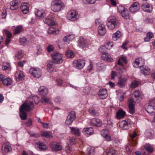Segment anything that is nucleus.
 <instances>
[{
	"mask_svg": "<svg viewBox=\"0 0 155 155\" xmlns=\"http://www.w3.org/2000/svg\"><path fill=\"white\" fill-rule=\"evenodd\" d=\"M34 108V104L31 101H26L21 105L20 108V116L22 120L27 119V114L25 111L28 112Z\"/></svg>",
	"mask_w": 155,
	"mask_h": 155,
	"instance_id": "nucleus-1",
	"label": "nucleus"
},
{
	"mask_svg": "<svg viewBox=\"0 0 155 155\" xmlns=\"http://www.w3.org/2000/svg\"><path fill=\"white\" fill-rule=\"evenodd\" d=\"M65 7L64 3L59 0L53 1L51 6V10L54 12H58L63 10Z\"/></svg>",
	"mask_w": 155,
	"mask_h": 155,
	"instance_id": "nucleus-2",
	"label": "nucleus"
},
{
	"mask_svg": "<svg viewBox=\"0 0 155 155\" xmlns=\"http://www.w3.org/2000/svg\"><path fill=\"white\" fill-rule=\"evenodd\" d=\"M51 56L53 59V63L57 64H61L63 63L64 59L63 55L61 54L55 52L51 54Z\"/></svg>",
	"mask_w": 155,
	"mask_h": 155,
	"instance_id": "nucleus-3",
	"label": "nucleus"
},
{
	"mask_svg": "<svg viewBox=\"0 0 155 155\" xmlns=\"http://www.w3.org/2000/svg\"><path fill=\"white\" fill-rule=\"evenodd\" d=\"M107 25L110 29H114L117 25L118 22V20L114 17H109L107 20Z\"/></svg>",
	"mask_w": 155,
	"mask_h": 155,
	"instance_id": "nucleus-4",
	"label": "nucleus"
},
{
	"mask_svg": "<svg viewBox=\"0 0 155 155\" xmlns=\"http://www.w3.org/2000/svg\"><path fill=\"white\" fill-rule=\"evenodd\" d=\"M142 99V96L140 92L138 90H136L133 92L132 98L129 99L137 103H139Z\"/></svg>",
	"mask_w": 155,
	"mask_h": 155,
	"instance_id": "nucleus-5",
	"label": "nucleus"
},
{
	"mask_svg": "<svg viewBox=\"0 0 155 155\" xmlns=\"http://www.w3.org/2000/svg\"><path fill=\"white\" fill-rule=\"evenodd\" d=\"M103 49H100L99 51L101 53V57L103 60H106L109 62H112L113 61V59L111 56L106 51H102Z\"/></svg>",
	"mask_w": 155,
	"mask_h": 155,
	"instance_id": "nucleus-6",
	"label": "nucleus"
},
{
	"mask_svg": "<svg viewBox=\"0 0 155 155\" xmlns=\"http://www.w3.org/2000/svg\"><path fill=\"white\" fill-rule=\"evenodd\" d=\"M85 62L84 60H75L73 63V66L77 69H81L84 66Z\"/></svg>",
	"mask_w": 155,
	"mask_h": 155,
	"instance_id": "nucleus-7",
	"label": "nucleus"
},
{
	"mask_svg": "<svg viewBox=\"0 0 155 155\" xmlns=\"http://www.w3.org/2000/svg\"><path fill=\"white\" fill-rule=\"evenodd\" d=\"M29 72L36 78H39L41 76V70L38 68H31L30 69Z\"/></svg>",
	"mask_w": 155,
	"mask_h": 155,
	"instance_id": "nucleus-8",
	"label": "nucleus"
},
{
	"mask_svg": "<svg viewBox=\"0 0 155 155\" xmlns=\"http://www.w3.org/2000/svg\"><path fill=\"white\" fill-rule=\"evenodd\" d=\"M67 19L71 21H75L77 19V15L75 10H72L69 11L67 15Z\"/></svg>",
	"mask_w": 155,
	"mask_h": 155,
	"instance_id": "nucleus-9",
	"label": "nucleus"
},
{
	"mask_svg": "<svg viewBox=\"0 0 155 155\" xmlns=\"http://www.w3.org/2000/svg\"><path fill=\"white\" fill-rule=\"evenodd\" d=\"M76 116L75 113L74 112H70L65 121V124L67 125H69L71 124L75 118Z\"/></svg>",
	"mask_w": 155,
	"mask_h": 155,
	"instance_id": "nucleus-10",
	"label": "nucleus"
},
{
	"mask_svg": "<svg viewBox=\"0 0 155 155\" xmlns=\"http://www.w3.org/2000/svg\"><path fill=\"white\" fill-rule=\"evenodd\" d=\"M49 146L53 151H57L61 150V145L59 143L51 142L50 143Z\"/></svg>",
	"mask_w": 155,
	"mask_h": 155,
	"instance_id": "nucleus-11",
	"label": "nucleus"
},
{
	"mask_svg": "<svg viewBox=\"0 0 155 155\" xmlns=\"http://www.w3.org/2000/svg\"><path fill=\"white\" fill-rule=\"evenodd\" d=\"M22 0H14L10 2V9L12 10H15L19 7V5Z\"/></svg>",
	"mask_w": 155,
	"mask_h": 155,
	"instance_id": "nucleus-12",
	"label": "nucleus"
},
{
	"mask_svg": "<svg viewBox=\"0 0 155 155\" xmlns=\"http://www.w3.org/2000/svg\"><path fill=\"white\" fill-rule=\"evenodd\" d=\"M141 8L145 12H150L153 9V6L150 4L147 3L143 4L141 5Z\"/></svg>",
	"mask_w": 155,
	"mask_h": 155,
	"instance_id": "nucleus-13",
	"label": "nucleus"
},
{
	"mask_svg": "<svg viewBox=\"0 0 155 155\" xmlns=\"http://www.w3.org/2000/svg\"><path fill=\"white\" fill-rule=\"evenodd\" d=\"M144 63V60L142 58H136L133 63V66L135 67L141 66Z\"/></svg>",
	"mask_w": 155,
	"mask_h": 155,
	"instance_id": "nucleus-14",
	"label": "nucleus"
},
{
	"mask_svg": "<svg viewBox=\"0 0 155 155\" xmlns=\"http://www.w3.org/2000/svg\"><path fill=\"white\" fill-rule=\"evenodd\" d=\"M119 125L120 127L124 130H127L131 126V124L130 122H127L124 120L119 122Z\"/></svg>",
	"mask_w": 155,
	"mask_h": 155,
	"instance_id": "nucleus-15",
	"label": "nucleus"
},
{
	"mask_svg": "<svg viewBox=\"0 0 155 155\" xmlns=\"http://www.w3.org/2000/svg\"><path fill=\"white\" fill-rule=\"evenodd\" d=\"M29 5L27 3H22L20 7V9L24 14L28 13L29 11Z\"/></svg>",
	"mask_w": 155,
	"mask_h": 155,
	"instance_id": "nucleus-16",
	"label": "nucleus"
},
{
	"mask_svg": "<svg viewBox=\"0 0 155 155\" xmlns=\"http://www.w3.org/2000/svg\"><path fill=\"white\" fill-rule=\"evenodd\" d=\"M87 44L85 39L83 37H81L78 41V46L80 48H83L86 47Z\"/></svg>",
	"mask_w": 155,
	"mask_h": 155,
	"instance_id": "nucleus-17",
	"label": "nucleus"
},
{
	"mask_svg": "<svg viewBox=\"0 0 155 155\" xmlns=\"http://www.w3.org/2000/svg\"><path fill=\"white\" fill-rule=\"evenodd\" d=\"M98 32L101 36L104 35L106 32L105 26L103 24H100L98 27Z\"/></svg>",
	"mask_w": 155,
	"mask_h": 155,
	"instance_id": "nucleus-18",
	"label": "nucleus"
},
{
	"mask_svg": "<svg viewBox=\"0 0 155 155\" xmlns=\"http://www.w3.org/2000/svg\"><path fill=\"white\" fill-rule=\"evenodd\" d=\"M136 103L131 100H128V104L129 108V111L131 114H133L135 112L134 104Z\"/></svg>",
	"mask_w": 155,
	"mask_h": 155,
	"instance_id": "nucleus-19",
	"label": "nucleus"
},
{
	"mask_svg": "<svg viewBox=\"0 0 155 155\" xmlns=\"http://www.w3.org/2000/svg\"><path fill=\"white\" fill-rule=\"evenodd\" d=\"M140 8V6L138 3L137 2H134L130 6L129 10L131 12H134L139 10Z\"/></svg>",
	"mask_w": 155,
	"mask_h": 155,
	"instance_id": "nucleus-20",
	"label": "nucleus"
},
{
	"mask_svg": "<svg viewBox=\"0 0 155 155\" xmlns=\"http://www.w3.org/2000/svg\"><path fill=\"white\" fill-rule=\"evenodd\" d=\"M127 80V78H120L119 79L118 82L117 84L118 86L122 87L125 86Z\"/></svg>",
	"mask_w": 155,
	"mask_h": 155,
	"instance_id": "nucleus-21",
	"label": "nucleus"
},
{
	"mask_svg": "<svg viewBox=\"0 0 155 155\" xmlns=\"http://www.w3.org/2000/svg\"><path fill=\"white\" fill-rule=\"evenodd\" d=\"M140 72L144 75H149L150 73V70L149 68L145 66L140 67Z\"/></svg>",
	"mask_w": 155,
	"mask_h": 155,
	"instance_id": "nucleus-22",
	"label": "nucleus"
},
{
	"mask_svg": "<svg viewBox=\"0 0 155 155\" xmlns=\"http://www.w3.org/2000/svg\"><path fill=\"white\" fill-rule=\"evenodd\" d=\"M2 149L3 152L8 153L12 150V148L10 144L8 143H4L2 146Z\"/></svg>",
	"mask_w": 155,
	"mask_h": 155,
	"instance_id": "nucleus-23",
	"label": "nucleus"
},
{
	"mask_svg": "<svg viewBox=\"0 0 155 155\" xmlns=\"http://www.w3.org/2000/svg\"><path fill=\"white\" fill-rule=\"evenodd\" d=\"M98 95L101 99L106 98L107 96V90L104 89L100 90L98 92Z\"/></svg>",
	"mask_w": 155,
	"mask_h": 155,
	"instance_id": "nucleus-24",
	"label": "nucleus"
},
{
	"mask_svg": "<svg viewBox=\"0 0 155 155\" xmlns=\"http://www.w3.org/2000/svg\"><path fill=\"white\" fill-rule=\"evenodd\" d=\"M38 92L40 95H46L48 93V90L44 86H41L38 89Z\"/></svg>",
	"mask_w": 155,
	"mask_h": 155,
	"instance_id": "nucleus-25",
	"label": "nucleus"
},
{
	"mask_svg": "<svg viewBox=\"0 0 155 155\" xmlns=\"http://www.w3.org/2000/svg\"><path fill=\"white\" fill-rule=\"evenodd\" d=\"M91 124L94 126L99 127L102 125V122L99 119L94 118L91 120Z\"/></svg>",
	"mask_w": 155,
	"mask_h": 155,
	"instance_id": "nucleus-26",
	"label": "nucleus"
},
{
	"mask_svg": "<svg viewBox=\"0 0 155 155\" xmlns=\"http://www.w3.org/2000/svg\"><path fill=\"white\" fill-rule=\"evenodd\" d=\"M35 14L39 19L44 17L45 15L44 11L42 10L37 9L35 12Z\"/></svg>",
	"mask_w": 155,
	"mask_h": 155,
	"instance_id": "nucleus-27",
	"label": "nucleus"
},
{
	"mask_svg": "<svg viewBox=\"0 0 155 155\" xmlns=\"http://www.w3.org/2000/svg\"><path fill=\"white\" fill-rule=\"evenodd\" d=\"M48 32L49 34L54 35L58 34L59 33L58 28L54 26L50 28L48 31Z\"/></svg>",
	"mask_w": 155,
	"mask_h": 155,
	"instance_id": "nucleus-28",
	"label": "nucleus"
},
{
	"mask_svg": "<svg viewBox=\"0 0 155 155\" xmlns=\"http://www.w3.org/2000/svg\"><path fill=\"white\" fill-rule=\"evenodd\" d=\"M24 75L22 72L20 71H17L15 74V77L17 81L21 80L23 78Z\"/></svg>",
	"mask_w": 155,
	"mask_h": 155,
	"instance_id": "nucleus-29",
	"label": "nucleus"
},
{
	"mask_svg": "<svg viewBox=\"0 0 155 155\" xmlns=\"http://www.w3.org/2000/svg\"><path fill=\"white\" fill-rule=\"evenodd\" d=\"M74 38L75 36L74 35H69L64 37L63 38V41L66 44L69 43V42L72 41Z\"/></svg>",
	"mask_w": 155,
	"mask_h": 155,
	"instance_id": "nucleus-30",
	"label": "nucleus"
},
{
	"mask_svg": "<svg viewBox=\"0 0 155 155\" xmlns=\"http://www.w3.org/2000/svg\"><path fill=\"white\" fill-rule=\"evenodd\" d=\"M70 128L71 133L77 136L80 135V132L78 128L74 127H70Z\"/></svg>",
	"mask_w": 155,
	"mask_h": 155,
	"instance_id": "nucleus-31",
	"label": "nucleus"
},
{
	"mask_svg": "<svg viewBox=\"0 0 155 155\" xmlns=\"http://www.w3.org/2000/svg\"><path fill=\"white\" fill-rule=\"evenodd\" d=\"M94 133V130L92 127L85 128L83 130V133L85 135H91Z\"/></svg>",
	"mask_w": 155,
	"mask_h": 155,
	"instance_id": "nucleus-32",
	"label": "nucleus"
},
{
	"mask_svg": "<svg viewBox=\"0 0 155 155\" xmlns=\"http://www.w3.org/2000/svg\"><path fill=\"white\" fill-rule=\"evenodd\" d=\"M126 113L122 109H119L116 113V117L118 119L123 118L125 115Z\"/></svg>",
	"mask_w": 155,
	"mask_h": 155,
	"instance_id": "nucleus-33",
	"label": "nucleus"
},
{
	"mask_svg": "<svg viewBox=\"0 0 155 155\" xmlns=\"http://www.w3.org/2000/svg\"><path fill=\"white\" fill-rule=\"evenodd\" d=\"M22 30V26L21 25H18L13 30V34L16 35L19 34Z\"/></svg>",
	"mask_w": 155,
	"mask_h": 155,
	"instance_id": "nucleus-34",
	"label": "nucleus"
},
{
	"mask_svg": "<svg viewBox=\"0 0 155 155\" xmlns=\"http://www.w3.org/2000/svg\"><path fill=\"white\" fill-rule=\"evenodd\" d=\"M120 14L121 16L124 19L127 20L130 18L129 11L127 9L124 11Z\"/></svg>",
	"mask_w": 155,
	"mask_h": 155,
	"instance_id": "nucleus-35",
	"label": "nucleus"
},
{
	"mask_svg": "<svg viewBox=\"0 0 155 155\" xmlns=\"http://www.w3.org/2000/svg\"><path fill=\"white\" fill-rule=\"evenodd\" d=\"M114 46V44L112 42H110L105 43L104 45L101 46L99 48H110Z\"/></svg>",
	"mask_w": 155,
	"mask_h": 155,
	"instance_id": "nucleus-36",
	"label": "nucleus"
},
{
	"mask_svg": "<svg viewBox=\"0 0 155 155\" xmlns=\"http://www.w3.org/2000/svg\"><path fill=\"white\" fill-rule=\"evenodd\" d=\"M45 23L49 26H54L55 24V22L52 19L50 18H46L44 20Z\"/></svg>",
	"mask_w": 155,
	"mask_h": 155,
	"instance_id": "nucleus-37",
	"label": "nucleus"
},
{
	"mask_svg": "<svg viewBox=\"0 0 155 155\" xmlns=\"http://www.w3.org/2000/svg\"><path fill=\"white\" fill-rule=\"evenodd\" d=\"M38 147L41 150H44L47 149V147L46 144L44 143L39 142L37 143Z\"/></svg>",
	"mask_w": 155,
	"mask_h": 155,
	"instance_id": "nucleus-38",
	"label": "nucleus"
},
{
	"mask_svg": "<svg viewBox=\"0 0 155 155\" xmlns=\"http://www.w3.org/2000/svg\"><path fill=\"white\" fill-rule=\"evenodd\" d=\"M154 35L152 32H149L147 33L146 36L144 38V41H148L152 38L154 37Z\"/></svg>",
	"mask_w": 155,
	"mask_h": 155,
	"instance_id": "nucleus-39",
	"label": "nucleus"
},
{
	"mask_svg": "<svg viewBox=\"0 0 155 155\" xmlns=\"http://www.w3.org/2000/svg\"><path fill=\"white\" fill-rule=\"evenodd\" d=\"M41 99V101L42 104H46L49 103L50 101V99L45 96V95H42Z\"/></svg>",
	"mask_w": 155,
	"mask_h": 155,
	"instance_id": "nucleus-40",
	"label": "nucleus"
},
{
	"mask_svg": "<svg viewBox=\"0 0 155 155\" xmlns=\"http://www.w3.org/2000/svg\"><path fill=\"white\" fill-rule=\"evenodd\" d=\"M53 62L48 63L47 65V70L50 73L53 72L54 69V66L53 65Z\"/></svg>",
	"mask_w": 155,
	"mask_h": 155,
	"instance_id": "nucleus-41",
	"label": "nucleus"
},
{
	"mask_svg": "<svg viewBox=\"0 0 155 155\" xmlns=\"http://www.w3.org/2000/svg\"><path fill=\"white\" fill-rule=\"evenodd\" d=\"M121 36V33L120 31H117L116 32L112 35V39L114 41L119 39Z\"/></svg>",
	"mask_w": 155,
	"mask_h": 155,
	"instance_id": "nucleus-42",
	"label": "nucleus"
},
{
	"mask_svg": "<svg viewBox=\"0 0 155 155\" xmlns=\"http://www.w3.org/2000/svg\"><path fill=\"white\" fill-rule=\"evenodd\" d=\"M146 110L148 113L152 114L155 111V106H152L149 105L146 108Z\"/></svg>",
	"mask_w": 155,
	"mask_h": 155,
	"instance_id": "nucleus-43",
	"label": "nucleus"
},
{
	"mask_svg": "<svg viewBox=\"0 0 155 155\" xmlns=\"http://www.w3.org/2000/svg\"><path fill=\"white\" fill-rule=\"evenodd\" d=\"M41 135L46 138H49L52 137V133L49 131H45L41 133Z\"/></svg>",
	"mask_w": 155,
	"mask_h": 155,
	"instance_id": "nucleus-44",
	"label": "nucleus"
},
{
	"mask_svg": "<svg viewBox=\"0 0 155 155\" xmlns=\"http://www.w3.org/2000/svg\"><path fill=\"white\" fill-rule=\"evenodd\" d=\"M89 112L92 115L95 117L98 116L99 115V113L97 112L92 107L89 108Z\"/></svg>",
	"mask_w": 155,
	"mask_h": 155,
	"instance_id": "nucleus-45",
	"label": "nucleus"
},
{
	"mask_svg": "<svg viewBox=\"0 0 155 155\" xmlns=\"http://www.w3.org/2000/svg\"><path fill=\"white\" fill-rule=\"evenodd\" d=\"M2 83L4 85L6 86H8L12 84V81L10 78H5Z\"/></svg>",
	"mask_w": 155,
	"mask_h": 155,
	"instance_id": "nucleus-46",
	"label": "nucleus"
},
{
	"mask_svg": "<svg viewBox=\"0 0 155 155\" xmlns=\"http://www.w3.org/2000/svg\"><path fill=\"white\" fill-rule=\"evenodd\" d=\"M66 55L68 58H72L74 57L75 54L72 51L69 50L66 52Z\"/></svg>",
	"mask_w": 155,
	"mask_h": 155,
	"instance_id": "nucleus-47",
	"label": "nucleus"
},
{
	"mask_svg": "<svg viewBox=\"0 0 155 155\" xmlns=\"http://www.w3.org/2000/svg\"><path fill=\"white\" fill-rule=\"evenodd\" d=\"M24 53L21 50L19 51L15 55V58L17 60L21 59L24 56Z\"/></svg>",
	"mask_w": 155,
	"mask_h": 155,
	"instance_id": "nucleus-48",
	"label": "nucleus"
},
{
	"mask_svg": "<svg viewBox=\"0 0 155 155\" xmlns=\"http://www.w3.org/2000/svg\"><path fill=\"white\" fill-rule=\"evenodd\" d=\"M32 101H31L34 106V103L35 104H38L40 101L39 98L37 96H33L32 98Z\"/></svg>",
	"mask_w": 155,
	"mask_h": 155,
	"instance_id": "nucleus-49",
	"label": "nucleus"
},
{
	"mask_svg": "<svg viewBox=\"0 0 155 155\" xmlns=\"http://www.w3.org/2000/svg\"><path fill=\"white\" fill-rule=\"evenodd\" d=\"M3 33L6 35L7 38H11L12 37V33L9 30L7 29L4 30Z\"/></svg>",
	"mask_w": 155,
	"mask_h": 155,
	"instance_id": "nucleus-50",
	"label": "nucleus"
},
{
	"mask_svg": "<svg viewBox=\"0 0 155 155\" xmlns=\"http://www.w3.org/2000/svg\"><path fill=\"white\" fill-rule=\"evenodd\" d=\"M92 90L89 87H86L83 90V92L85 94H89L92 92Z\"/></svg>",
	"mask_w": 155,
	"mask_h": 155,
	"instance_id": "nucleus-51",
	"label": "nucleus"
},
{
	"mask_svg": "<svg viewBox=\"0 0 155 155\" xmlns=\"http://www.w3.org/2000/svg\"><path fill=\"white\" fill-rule=\"evenodd\" d=\"M145 148L146 150L149 153H151L153 151V148L152 147L149 145H145Z\"/></svg>",
	"mask_w": 155,
	"mask_h": 155,
	"instance_id": "nucleus-52",
	"label": "nucleus"
},
{
	"mask_svg": "<svg viewBox=\"0 0 155 155\" xmlns=\"http://www.w3.org/2000/svg\"><path fill=\"white\" fill-rule=\"evenodd\" d=\"M140 84V83L138 81H134L132 83L131 85V87L132 88H135L137 87Z\"/></svg>",
	"mask_w": 155,
	"mask_h": 155,
	"instance_id": "nucleus-53",
	"label": "nucleus"
},
{
	"mask_svg": "<svg viewBox=\"0 0 155 155\" xmlns=\"http://www.w3.org/2000/svg\"><path fill=\"white\" fill-rule=\"evenodd\" d=\"M126 9H127L122 5H120L117 7V11L120 14L121 13Z\"/></svg>",
	"mask_w": 155,
	"mask_h": 155,
	"instance_id": "nucleus-54",
	"label": "nucleus"
},
{
	"mask_svg": "<svg viewBox=\"0 0 155 155\" xmlns=\"http://www.w3.org/2000/svg\"><path fill=\"white\" fill-rule=\"evenodd\" d=\"M145 135L146 137L148 138H151L153 137V135L151 132L148 130H147L145 132Z\"/></svg>",
	"mask_w": 155,
	"mask_h": 155,
	"instance_id": "nucleus-55",
	"label": "nucleus"
},
{
	"mask_svg": "<svg viewBox=\"0 0 155 155\" xmlns=\"http://www.w3.org/2000/svg\"><path fill=\"white\" fill-rule=\"evenodd\" d=\"M109 133L108 130L107 129L103 130L101 131V134L103 137L109 134Z\"/></svg>",
	"mask_w": 155,
	"mask_h": 155,
	"instance_id": "nucleus-56",
	"label": "nucleus"
},
{
	"mask_svg": "<svg viewBox=\"0 0 155 155\" xmlns=\"http://www.w3.org/2000/svg\"><path fill=\"white\" fill-rule=\"evenodd\" d=\"M118 75V74L117 71L116 72L115 71H112L111 74V78L112 80L114 79L116 76Z\"/></svg>",
	"mask_w": 155,
	"mask_h": 155,
	"instance_id": "nucleus-57",
	"label": "nucleus"
},
{
	"mask_svg": "<svg viewBox=\"0 0 155 155\" xmlns=\"http://www.w3.org/2000/svg\"><path fill=\"white\" fill-rule=\"evenodd\" d=\"M107 155H116L115 151L113 149H110L107 152Z\"/></svg>",
	"mask_w": 155,
	"mask_h": 155,
	"instance_id": "nucleus-58",
	"label": "nucleus"
},
{
	"mask_svg": "<svg viewBox=\"0 0 155 155\" xmlns=\"http://www.w3.org/2000/svg\"><path fill=\"white\" fill-rule=\"evenodd\" d=\"M94 152V148L92 147H90L88 149V152L89 154H92Z\"/></svg>",
	"mask_w": 155,
	"mask_h": 155,
	"instance_id": "nucleus-59",
	"label": "nucleus"
},
{
	"mask_svg": "<svg viewBox=\"0 0 155 155\" xmlns=\"http://www.w3.org/2000/svg\"><path fill=\"white\" fill-rule=\"evenodd\" d=\"M69 140L70 144L71 145H74L76 144V141L75 138L70 137Z\"/></svg>",
	"mask_w": 155,
	"mask_h": 155,
	"instance_id": "nucleus-60",
	"label": "nucleus"
},
{
	"mask_svg": "<svg viewBox=\"0 0 155 155\" xmlns=\"http://www.w3.org/2000/svg\"><path fill=\"white\" fill-rule=\"evenodd\" d=\"M10 67V66L9 64H7L6 65L4 64L2 66V69L3 70H6L9 68Z\"/></svg>",
	"mask_w": 155,
	"mask_h": 155,
	"instance_id": "nucleus-61",
	"label": "nucleus"
},
{
	"mask_svg": "<svg viewBox=\"0 0 155 155\" xmlns=\"http://www.w3.org/2000/svg\"><path fill=\"white\" fill-rule=\"evenodd\" d=\"M32 125V121L30 120L29 119L26 121L25 123V125L26 127H29L31 126Z\"/></svg>",
	"mask_w": 155,
	"mask_h": 155,
	"instance_id": "nucleus-62",
	"label": "nucleus"
},
{
	"mask_svg": "<svg viewBox=\"0 0 155 155\" xmlns=\"http://www.w3.org/2000/svg\"><path fill=\"white\" fill-rule=\"evenodd\" d=\"M27 39L25 38H21L20 39V42L21 44H24L27 41Z\"/></svg>",
	"mask_w": 155,
	"mask_h": 155,
	"instance_id": "nucleus-63",
	"label": "nucleus"
},
{
	"mask_svg": "<svg viewBox=\"0 0 155 155\" xmlns=\"http://www.w3.org/2000/svg\"><path fill=\"white\" fill-rule=\"evenodd\" d=\"M26 61L25 60H23L22 61H20L18 63V65L21 67H23L24 64L25 63Z\"/></svg>",
	"mask_w": 155,
	"mask_h": 155,
	"instance_id": "nucleus-64",
	"label": "nucleus"
}]
</instances>
